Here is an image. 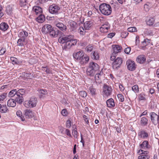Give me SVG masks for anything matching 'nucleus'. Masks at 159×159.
I'll return each instance as SVG.
<instances>
[{
  "mask_svg": "<svg viewBox=\"0 0 159 159\" xmlns=\"http://www.w3.org/2000/svg\"><path fill=\"white\" fill-rule=\"evenodd\" d=\"M9 110L6 105H1L0 104V112L2 113H5L8 112Z\"/></svg>",
  "mask_w": 159,
  "mask_h": 159,
  "instance_id": "31",
  "label": "nucleus"
},
{
  "mask_svg": "<svg viewBox=\"0 0 159 159\" xmlns=\"http://www.w3.org/2000/svg\"><path fill=\"white\" fill-rule=\"evenodd\" d=\"M129 33L128 32L125 31H123L121 33V37L122 38H125L127 37Z\"/></svg>",
  "mask_w": 159,
  "mask_h": 159,
  "instance_id": "48",
  "label": "nucleus"
},
{
  "mask_svg": "<svg viewBox=\"0 0 159 159\" xmlns=\"http://www.w3.org/2000/svg\"><path fill=\"white\" fill-rule=\"evenodd\" d=\"M66 125L67 127L70 128L71 126V121L70 119H68L66 121Z\"/></svg>",
  "mask_w": 159,
  "mask_h": 159,
  "instance_id": "61",
  "label": "nucleus"
},
{
  "mask_svg": "<svg viewBox=\"0 0 159 159\" xmlns=\"http://www.w3.org/2000/svg\"><path fill=\"white\" fill-rule=\"evenodd\" d=\"M75 44H76L77 42L79 46L85 47L87 44V42L85 40H76Z\"/></svg>",
  "mask_w": 159,
  "mask_h": 159,
  "instance_id": "34",
  "label": "nucleus"
},
{
  "mask_svg": "<svg viewBox=\"0 0 159 159\" xmlns=\"http://www.w3.org/2000/svg\"><path fill=\"white\" fill-rule=\"evenodd\" d=\"M122 62V59L121 57H117L112 64V67L114 70H117L120 67Z\"/></svg>",
  "mask_w": 159,
  "mask_h": 159,
  "instance_id": "7",
  "label": "nucleus"
},
{
  "mask_svg": "<svg viewBox=\"0 0 159 159\" xmlns=\"http://www.w3.org/2000/svg\"><path fill=\"white\" fill-rule=\"evenodd\" d=\"M154 18L150 17L147 20L146 23L147 25H152L154 24Z\"/></svg>",
  "mask_w": 159,
  "mask_h": 159,
  "instance_id": "37",
  "label": "nucleus"
},
{
  "mask_svg": "<svg viewBox=\"0 0 159 159\" xmlns=\"http://www.w3.org/2000/svg\"><path fill=\"white\" fill-rule=\"evenodd\" d=\"M6 11L8 15H11L12 13V7L10 6L7 7Z\"/></svg>",
  "mask_w": 159,
  "mask_h": 159,
  "instance_id": "40",
  "label": "nucleus"
},
{
  "mask_svg": "<svg viewBox=\"0 0 159 159\" xmlns=\"http://www.w3.org/2000/svg\"><path fill=\"white\" fill-rule=\"evenodd\" d=\"M62 40H74V35L72 34L66 35L62 38Z\"/></svg>",
  "mask_w": 159,
  "mask_h": 159,
  "instance_id": "38",
  "label": "nucleus"
},
{
  "mask_svg": "<svg viewBox=\"0 0 159 159\" xmlns=\"http://www.w3.org/2000/svg\"><path fill=\"white\" fill-rule=\"evenodd\" d=\"M9 27L8 25L5 22H2L0 24V29L3 31H6Z\"/></svg>",
  "mask_w": 159,
  "mask_h": 159,
  "instance_id": "30",
  "label": "nucleus"
},
{
  "mask_svg": "<svg viewBox=\"0 0 159 159\" xmlns=\"http://www.w3.org/2000/svg\"><path fill=\"white\" fill-rule=\"evenodd\" d=\"M112 47L113 48V55H116L121 51L122 47L119 45H113Z\"/></svg>",
  "mask_w": 159,
  "mask_h": 159,
  "instance_id": "19",
  "label": "nucleus"
},
{
  "mask_svg": "<svg viewBox=\"0 0 159 159\" xmlns=\"http://www.w3.org/2000/svg\"><path fill=\"white\" fill-rule=\"evenodd\" d=\"M49 33L50 36L52 37H56L57 36V34H56L55 31L52 29Z\"/></svg>",
  "mask_w": 159,
  "mask_h": 159,
  "instance_id": "44",
  "label": "nucleus"
},
{
  "mask_svg": "<svg viewBox=\"0 0 159 159\" xmlns=\"http://www.w3.org/2000/svg\"><path fill=\"white\" fill-rule=\"evenodd\" d=\"M39 15V16L36 18L37 21L39 23L43 22L45 20L44 16L42 14Z\"/></svg>",
  "mask_w": 159,
  "mask_h": 159,
  "instance_id": "33",
  "label": "nucleus"
},
{
  "mask_svg": "<svg viewBox=\"0 0 159 159\" xmlns=\"http://www.w3.org/2000/svg\"><path fill=\"white\" fill-rule=\"evenodd\" d=\"M150 40H143L141 42V46L143 47H144L147 45L148 43H149Z\"/></svg>",
  "mask_w": 159,
  "mask_h": 159,
  "instance_id": "47",
  "label": "nucleus"
},
{
  "mask_svg": "<svg viewBox=\"0 0 159 159\" xmlns=\"http://www.w3.org/2000/svg\"><path fill=\"white\" fill-rule=\"evenodd\" d=\"M85 54L82 51H80L77 52H75L73 53V55L74 58L77 61L80 60L82 57Z\"/></svg>",
  "mask_w": 159,
  "mask_h": 159,
  "instance_id": "12",
  "label": "nucleus"
},
{
  "mask_svg": "<svg viewBox=\"0 0 159 159\" xmlns=\"http://www.w3.org/2000/svg\"><path fill=\"white\" fill-rule=\"evenodd\" d=\"M103 72L101 71L99 73H97L95 76V79L96 82H99V80L101 78V76L102 75Z\"/></svg>",
  "mask_w": 159,
  "mask_h": 159,
  "instance_id": "36",
  "label": "nucleus"
},
{
  "mask_svg": "<svg viewBox=\"0 0 159 159\" xmlns=\"http://www.w3.org/2000/svg\"><path fill=\"white\" fill-rule=\"evenodd\" d=\"M115 33H111L110 34H109L108 35H107V37L110 38H111L112 37H113L115 35Z\"/></svg>",
  "mask_w": 159,
  "mask_h": 159,
  "instance_id": "64",
  "label": "nucleus"
},
{
  "mask_svg": "<svg viewBox=\"0 0 159 159\" xmlns=\"http://www.w3.org/2000/svg\"><path fill=\"white\" fill-rule=\"evenodd\" d=\"M26 92L25 89H17V96L18 100V104H21L24 101L23 96L25 95Z\"/></svg>",
  "mask_w": 159,
  "mask_h": 159,
  "instance_id": "5",
  "label": "nucleus"
},
{
  "mask_svg": "<svg viewBox=\"0 0 159 159\" xmlns=\"http://www.w3.org/2000/svg\"><path fill=\"white\" fill-rule=\"evenodd\" d=\"M151 120L152 122L155 125H157L156 119L157 114L154 112H151L150 114Z\"/></svg>",
  "mask_w": 159,
  "mask_h": 159,
  "instance_id": "21",
  "label": "nucleus"
},
{
  "mask_svg": "<svg viewBox=\"0 0 159 159\" xmlns=\"http://www.w3.org/2000/svg\"><path fill=\"white\" fill-rule=\"evenodd\" d=\"M16 115L20 117V119L22 121H24L25 120V118L24 116H22V112L20 111L19 110L17 111Z\"/></svg>",
  "mask_w": 159,
  "mask_h": 159,
  "instance_id": "42",
  "label": "nucleus"
},
{
  "mask_svg": "<svg viewBox=\"0 0 159 159\" xmlns=\"http://www.w3.org/2000/svg\"><path fill=\"white\" fill-rule=\"evenodd\" d=\"M90 93L92 95H94L96 94V89L93 88V86H91L89 88Z\"/></svg>",
  "mask_w": 159,
  "mask_h": 159,
  "instance_id": "41",
  "label": "nucleus"
},
{
  "mask_svg": "<svg viewBox=\"0 0 159 159\" xmlns=\"http://www.w3.org/2000/svg\"><path fill=\"white\" fill-rule=\"evenodd\" d=\"M128 31L130 32H136L137 31V30L135 27H130L128 28Z\"/></svg>",
  "mask_w": 159,
  "mask_h": 159,
  "instance_id": "45",
  "label": "nucleus"
},
{
  "mask_svg": "<svg viewBox=\"0 0 159 159\" xmlns=\"http://www.w3.org/2000/svg\"><path fill=\"white\" fill-rule=\"evenodd\" d=\"M131 48L130 47H128L124 49V52L127 54H129L131 51Z\"/></svg>",
  "mask_w": 159,
  "mask_h": 159,
  "instance_id": "59",
  "label": "nucleus"
},
{
  "mask_svg": "<svg viewBox=\"0 0 159 159\" xmlns=\"http://www.w3.org/2000/svg\"><path fill=\"white\" fill-rule=\"evenodd\" d=\"M26 3L27 0H20V4L22 7L26 5Z\"/></svg>",
  "mask_w": 159,
  "mask_h": 159,
  "instance_id": "60",
  "label": "nucleus"
},
{
  "mask_svg": "<svg viewBox=\"0 0 159 159\" xmlns=\"http://www.w3.org/2000/svg\"><path fill=\"white\" fill-rule=\"evenodd\" d=\"M7 93H4L0 95V101H3L7 97Z\"/></svg>",
  "mask_w": 159,
  "mask_h": 159,
  "instance_id": "52",
  "label": "nucleus"
},
{
  "mask_svg": "<svg viewBox=\"0 0 159 159\" xmlns=\"http://www.w3.org/2000/svg\"><path fill=\"white\" fill-rule=\"evenodd\" d=\"M6 52L5 48H2L0 50V55H3Z\"/></svg>",
  "mask_w": 159,
  "mask_h": 159,
  "instance_id": "62",
  "label": "nucleus"
},
{
  "mask_svg": "<svg viewBox=\"0 0 159 159\" xmlns=\"http://www.w3.org/2000/svg\"><path fill=\"white\" fill-rule=\"evenodd\" d=\"M99 8L101 13L104 15L108 16L111 13L112 8L109 4L103 3L99 6Z\"/></svg>",
  "mask_w": 159,
  "mask_h": 159,
  "instance_id": "2",
  "label": "nucleus"
},
{
  "mask_svg": "<svg viewBox=\"0 0 159 159\" xmlns=\"http://www.w3.org/2000/svg\"><path fill=\"white\" fill-rule=\"evenodd\" d=\"M139 99L140 100H145V94L143 93H140L139 96Z\"/></svg>",
  "mask_w": 159,
  "mask_h": 159,
  "instance_id": "56",
  "label": "nucleus"
},
{
  "mask_svg": "<svg viewBox=\"0 0 159 159\" xmlns=\"http://www.w3.org/2000/svg\"><path fill=\"white\" fill-rule=\"evenodd\" d=\"M150 156L148 155H142L139 156L138 159H148Z\"/></svg>",
  "mask_w": 159,
  "mask_h": 159,
  "instance_id": "50",
  "label": "nucleus"
},
{
  "mask_svg": "<svg viewBox=\"0 0 159 159\" xmlns=\"http://www.w3.org/2000/svg\"><path fill=\"white\" fill-rule=\"evenodd\" d=\"M138 136L141 138L145 139L148 137V133L146 132V130L143 129L140 130L138 133Z\"/></svg>",
  "mask_w": 159,
  "mask_h": 159,
  "instance_id": "17",
  "label": "nucleus"
},
{
  "mask_svg": "<svg viewBox=\"0 0 159 159\" xmlns=\"http://www.w3.org/2000/svg\"><path fill=\"white\" fill-rule=\"evenodd\" d=\"M55 23L56 26L62 31L64 32L66 30V26L62 23L55 22Z\"/></svg>",
  "mask_w": 159,
  "mask_h": 159,
  "instance_id": "20",
  "label": "nucleus"
},
{
  "mask_svg": "<svg viewBox=\"0 0 159 159\" xmlns=\"http://www.w3.org/2000/svg\"><path fill=\"white\" fill-rule=\"evenodd\" d=\"M33 10L37 15L42 14L43 12L42 8L39 6H34L33 8Z\"/></svg>",
  "mask_w": 159,
  "mask_h": 159,
  "instance_id": "22",
  "label": "nucleus"
},
{
  "mask_svg": "<svg viewBox=\"0 0 159 159\" xmlns=\"http://www.w3.org/2000/svg\"><path fill=\"white\" fill-rule=\"evenodd\" d=\"M92 58L94 60H98L99 59V53L97 51L92 52L91 54Z\"/></svg>",
  "mask_w": 159,
  "mask_h": 159,
  "instance_id": "32",
  "label": "nucleus"
},
{
  "mask_svg": "<svg viewBox=\"0 0 159 159\" xmlns=\"http://www.w3.org/2000/svg\"><path fill=\"white\" fill-rule=\"evenodd\" d=\"M17 89H15L11 90L8 94V96L10 98H13L18 104V100L17 96Z\"/></svg>",
  "mask_w": 159,
  "mask_h": 159,
  "instance_id": "10",
  "label": "nucleus"
},
{
  "mask_svg": "<svg viewBox=\"0 0 159 159\" xmlns=\"http://www.w3.org/2000/svg\"><path fill=\"white\" fill-rule=\"evenodd\" d=\"M99 66L97 63L93 62H90L86 70L87 75L91 76H94L96 71L99 70Z\"/></svg>",
  "mask_w": 159,
  "mask_h": 159,
  "instance_id": "1",
  "label": "nucleus"
},
{
  "mask_svg": "<svg viewBox=\"0 0 159 159\" xmlns=\"http://www.w3.org/2000/svg\"><path fill=\"white\" fill-rule=\"evenodd\" d=\"M103 89L104 94L106 96H108L111 94L112 89L110 86L105 84H104Z\"/></svg>",
  "mask_w": 159,
  "mask_h": 159,
  "instance_id": "9",
  "label": "nucleus"
},
{
  "mask_svg": "<svg viewBox=\"0 0 159 159\" xmlns=\"http://www.w3.org/2000/svg\"><path fill=\"white\" fill-rule=\"evenodd\" d=\"M25 75L28 78L31 79L34 76L33 73L29 72L28 70L25 72Z\"/></svg>",
  "mask_w": 159,
  "mask_h": 159,
  "instance_id": "43",
  "label": "nucleus"
},
{
  "mask_svg": "<svg viewBox=\"0 0 159 159\" xmlns=\"http://www.w3.org/2000/svg\"><path fill=\"white\" fill-rule=\"evenodd\" d=\"M93 25V20L85 21L84 23V28L82 26L80 27L79 29V31L80 34H84L86 32V30L90 29Z\"/></svg>",
  "mask_w": 159,
  "mask_h": 159,
  "instance_id": "3",
  "label": "nucleus"
},
{
  "mask_svg": "<svg viewBox=\"0 0 159 159\" xmlns=\"http://www.w3.org/2000/svg\"><path fill=\"white\" fill-rule=\"evenodd\" d=\"M136 61L138 63L140 64H143L146 61V58L144 55H140L137 57Z\"/></svg>",
  "mask_w": 159,
  "mask_h": 159,
  "instance_id": "18",
  "label": "nucleus"
},
{
  "mask_svg": "<svg viewBox=\"0 0 159 159\" xmlns=\"http://www.w3.org/2000/svg\"><path fill=\"white\" fill-rule=\"evenodd\" d=\"M60 9V7L54 4L50 5L49 8V12L52 14H58Z\"/></svg>",
  "mask_w": 159,
  "mask_h": 159,
  "instance_id": "8",
  "label": "nucleus"
},
{
  "mask_svg": "<svg viewBox=\"0 0 159 159\" xmlns=\"http://www.w3.org/2000/svg\"><path fill=\"white\" fill-rule=\"evenodd\" d=\"M10 59L13 64H17L19 63L17 59L14 57H11Z\"/></svg>",
  "mask_w": 159,
  "mask_h": 159,
  "instance_id": "46",
  "label": "nucleus"
},
{
  "mask_svg": "<svg viewBox=\"0 0 159 159\" xmlns=\"http://www.w3.org/2000/svg\"><path fill=\"white\" fill-rule=\"evenodd\" d=\"M117 97L120 101L123 102L124 101V98L123 95L121 94H118Z\"/></svg>",
  "mask_w": 159,
  "mask_h": 159,
  "instance_id": "51",
  "label": "nucleus"
},
{
  "mask_svg": "<svg viewBox=\"0 0 159 159\" xmlns=\"http://www.w3.org/2000/svg\"><path fill=\"white\" fill-rule=\"evenodd\" d=\"M37 98L34 97H31L29 100L24 102V105L26 107H35L37 103Z\"/></svg>",
  "mask_w": 159,
  "mask_h": 159,
  "instance_id": "4",
  "label": "nucleus"
},
{
  "mask_svg": "<svg viewBox=\"0 0 159 159\" xmlns=\"http://www.w3.org/2000/svg\"><path fill=\"white\" fill-rule=\"evenodd\" d=\"M28 35L27 32L25 31L22 30L18 34L19 37L21 38L19 39L18 40H22L21 39H23L24 40Z\"/></svg>",
  "mask_w": 159,
  "mask_h": 159,
  "instance_id": "27",
  "label": "nucleus"
},
{
  "mask_svg": "<svg viewBox=\"0 0 159 159\" xmlns=\"http://www.w3.org/2000/svg\"><path fill=\"white\" fill-rule=\"evenodd\" d=\"M93 49V47L91 45H89L86 48V49L87 52H91Z\"/></svg>",
  "mask_w": 159,
  "mask_h": 159,
  "instance_id": "57",
  "label": "nucleus"
},
{
  "mask_svg": "<svg viewBox=\"0 0 159 159\" xmlns=\"http://www.w3.org/2000/svg\"><path fill=\"white\" fill-rule=\"evenodd\" d=\"M89 60V56L86 55H83L80 60H79V62L81 64H85L87 63Z\"/></svg>",
  "mask_w": 159,
  "mask_h": 159,
  "instance_id": "23",
  "label": "nucleus"
},
{
  "mask_svg": "<svg viewBox=\"0 0 159 159\" xmlns=\"http://www.w3.org/2000/svg\"><path fill=\"white\" fill-rule=\"evenodd\" d=\"M107 106L108 107H112L115 106V103L113 99L111 98L106 101Z\"/></svg>",
  "mask_w": 159,
  "mask_h": 159,
  "instance_id": "29",
  "label": "nucleus"
},
{
  "mask_svg": "<svg viewBox=\"0 0 159 159\" xmlns=\"http://www.w3.org/2000/svg\"><path fill=\"white\" fill-rule=\"evenodd\" d=\"M52 29L51 25L49 24L44 25L42 29V32L44 34H47L49 33Z\"/></svg>",
  "mask_w": 159,
  "mask_h": 159,
  "instance_id": "15",
  "label": "nucleus"
},
{
  "mask_svg": "<svg viewBox=\"0 0 159 159\" xmlns=\"http://www.w3.org/2000/svg\"><path fill=\"white\" fill-rule=\"evenodd\" d=\"M16 102L15 98H11L8 101L7 105L8 107H14L16 106Z\"/></svg>",
  "mask_w": 159,
  "mask_h": 159,
  "instance_id": "28",
  "label": "nucleus"
},
{
  "mask_svg": "<svg viewBox=\"0 0 159 159\" xmlns=\"http://www.w3.org/2000/svg\"><path fill=\"white\" fill-rule=\"evenodd\" d=\"M25 115L26 118H30L34 116V113L30 110H26L25 111Z\"/></svg>",
  "mask_w": 159,
  "mask_h": 159,
  "instance_id": "24",
  "label": "nucleus"
},
{
  "mask_svg": "<svg viewBox=\"0 0 159 159\" xmlns=\"http://www.w3.org/2000/svg\"><path fill=\"white\" fill-rule=\"evenodd\" d=\"M110 27V25L108 23L106 22L102 25L100 28V30L102 33H106L108 32Z\"/></svg>",
  "mask_w": 159,
  "mask_h": 159,
  "instance_id": "11",
  "label": "nucleus"
},
{
  "mask_svg": "<svg viewBox=\"0 0 159 159\" xmlns=\"http://www.w3.org/2000/svg\"><path fill=\"white\" fill-rule=\"evenodd\" d=\"M126 65L128 70L130 71H134L137 68V65L135 62L131 59L127 61Z\"/></svg>",
  "mask_w": 159,
  "mask_h": 159,
  "instance_id": "6",
  "label": "nucleus"
},
{
  "mask_svg": "<svg viewBox=\"0 0 159 159\" xmlns=\"http://www.w3.org/2000/svg\"><path fill=\"white\" fill-rule=\"evenodd\" d=\"M80 95L83 98H85L87 95V93L86 91H80L79 93Z\"/></svg>",
  "mask_w": 159,
  "mask_h": 159,
  "instance_id": "49",
  "label": "nucleus"
},
{
  "mask_svg": "<svg viewBox=\"0 0 159 159\" xmlns=\"http://www.w3.org/2000/svg\"><path fill=\"white\" fill-rule=\"evenodd\" d=\"M75 40H66L64 43L63 45H62L63 49L66 50L67 49H70L72 45H74L75 44L72 42L73 41Z\"/></svg>",
  "mask_w": 159,
  "mask_h": 159,
  "instance_id": "13",
  "label": "nucleus"
},
{
  "mask_svg": "<svg viewBox=\"0 0 159 159\" xmlns=\"http://www.w3.org/2000/svg\"><path fill=\"white\" fill-rule=\"evenodd\" d=\"M70 25V29L71 31H75L77 28V25L76 23L72 20L68 22Z\"/></svg>",
  "mask_w": 159,
  "mask_h": 159,
  "instance_id": "16",
  "label": "nucleus"
},
{
  "mask_svg": "<svg viewBox=\"0 0 159 159\" xmlns=\"http://www.w3.org/2000/svg\"><path fill=\"white\" fill-rule=\"evenodd\" d=\"M72 134L75 138H77V131L76 128H75L72 130Z\"/></svg>",
  "mask_w": 159,
  "mask_h": 159,
  "instance_id": "58",
  "label": "nucleus"
},
{
  "mask_svg": "<svg viewBox=\"0 0 159 159\" xmlns=\"http://www.w3.org/2000/svg\"><path fill=\"white\" fill-rule=\"evenodd\" d=\"M139 147L141 148L144 149L145 148L149 149L150 148V146L149 144L148 141L144 140L139 145Z\"/></svg>",
  "mask_w": 159,
  "mask_h": 159,
  "instance_id": "25",
  "label": "nucleus"
},
{
  "mask_svg": "<svg viewBox=\"0 0 159 159\" xmlns=\"http://www.w3.org/2000/svg\"><path fill=\"white\" fill-rule=\"evenodd\" d=\"M132 90L133 92L131 94H129L130 97H132L134 95H136V93H138L139 92V86L137 85H135L133 86L132 88Z\"/></svg>",
  "mask_w": 159,
  "mask_h": 159,
  "instance_id": "26",
  "label": "nucleus"
},
{
  "mask_svg": "<svg viewBox=\"0 0 159 159\" xmlns=\"http://www.w3.org/2000/svg\"><path fill=\"white\" fill-rule=\"evenodd\" d=\"M37 91L39 93V97L40 99L43 98L45 95L48 94L47 90L45 89H39L37 90Z\"/></svg>",
  "mask_w": 159,
  "mask_h": 159,
  "instance_id": "14",
  "label": "nucleus"
},
{
  "mask_svg": "<svg viewBox=\"0 0 159 159\" xmlns=\"http://www.w3.org/2000/svg\"><path fill=\"white\" fill-rule=\"evenodd\" d=\"M65 133L69 137H71V135L70 134V131L68 129H66L65 130Z\"/></svg>",
  "mask_w": 159,
  "mask_h": 159,
  "instance_id": "63",
  "label": "nucleus"
},
{
  "mask_svg": "<svg viewBox=\"0 0 159 159\" xmlns=\"http://www.w3.org/2000/svg\"><path fill=\"white\" fill-rule=\"evenodd\" d=\"M61 113L63 116H66L68 114V112L66 109H64L62 110Z\"/></svg>",
  "mask_w": 159,
  "mask_h": 159,
  "instance_id": "55",
  "label": "nucleus"
},
{
  "mask_svg": "<svg viewBox=\"0 0 159 159\" xmlns=\"http://www.w3.org/2000/svg\"><path fill=\"white\" fill-rule=\"evenodd\" d=\"M148 3L149 4V3H147L146 4H145L144 6V9L145 11H149V9L150 8V6H149Z\"/></svg>",
  "mask_w": 159,
  "mask_h": 159,
  "instance_id": "54",
  "label": "nucleus"
},
{
  "mask_svg": "<svg viewBox=\"0 0 159 159\" xmlns=\"http://www.w3.org/2000/svg\"><path fill=\"white\" fill-rule=\"evenodd\" d=\"M83 117L84 119V120L85 121L86 123L88 125H89V118L87 116L85 115H83Z\"/></svg>",
  "mask_w": 159,
  "mask_h": 159,
  "instance_id": "53",
  "label": "nucleus"
},
{
  "mask_svg": "<svg viewBox=\"0 0 159 159\" xmlns=\"http://www.w3.org/2000/svg\"><path fill=\"white\" fill-rule=\"evenodd\" d=\"M148 120L146 118L143 117L141 118L140 121V124L142 125H146L148 124Z\"/></svg>",
  "mask_w": 159,
  "mask_h": 159,
  "instance_id": "35",
  "label": "nucleus"
},
{
  "mask_svg": "<svg viewBox=\"0 0 159 159\" xmlns=\"http://www.w3.org/2000/svg\"><path fill=\"white\" fill-rule=\"evenodd\" d=\"M17 45L23 46L26 44L27 43V40H17Z\"/></svg>",
  "mask_w": 159,
  "mask_h": 159,
  "instance_id": "39",
  "label": "nucleus"
}]
</instances>
